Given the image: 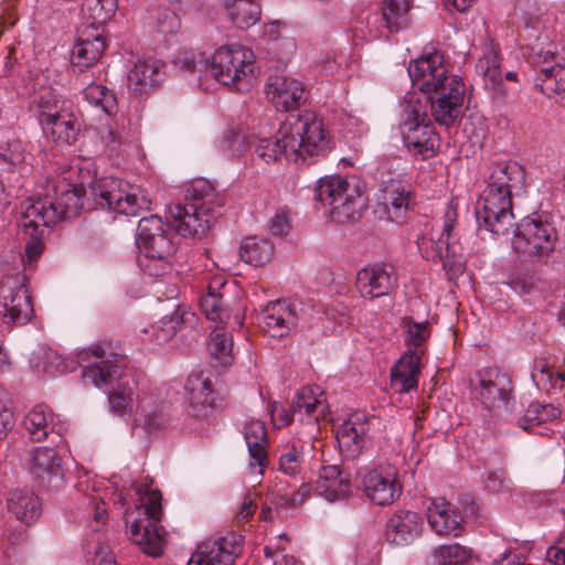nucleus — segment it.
Here are the masks:
<instances>
[{
  "label": "nucleus",
  "instance_id": "nucleus-1",
  "mask_svg": "<svg viewBox=\"0 0 565 565\" xmlns=\"http://www.w3.org/2000/svg\"><path fill=\"white\" fill-rule=\"evenodd\" d=\"M84 189L66 178L49 180L42 198L28 199L21 205L19 235L25 241V254H12L13 265L4 266L0 278V319L8 327L24 326L34 315L25 269L43 254L45 227L76 215L84 206Z\"/></svg>",
  "mask_w": 565,
  "mask_h": 565
},
{
  "label": "nucleus",
  "instance_id": "nucleus-2",
  "mask_svg": "<svg viewBox=\"0 0 565 565\" xmlns=\"http://www.w3.org/2000/svg\"><path fill=\"white\" fill-rule=\"evenodd\" d=\"M78 360L86 363L82 379L86 384L108 391V402L113 413L118 416L129 415L135 402V392L125 381L126 363L109 341L90 345L78 353Z\"/></svg>",
  "mask_w": 565,
  "mask_h": 565
},
{
  "label": "nucleus",
  "instance_id": "nucleus-3",
  "mask_svg": "<svg viewBox=\"0 0 565 565\" xmlns=\"http://www.w3.org/2000/svg\"><path fill=\"white\" fill-rule=\"evenodd\" d=\"M142 486H136L139 504L126 512V524L129 529L130 540L141 551L157 557L162 553L164 531L158 523L161 520V493L157 490L141 491Z\"/></svg>",
  "mask_w": 565,
  "mask_h": 565
},
{
  "label": "nucleus",
  "instance_id": "nucleus-4",
  "mask_svg": "<svg viewBox=\"0 0 565 565\" xmlns=\"http://www.w3.org/2000/svg\"><path fill=\"white\" fill-rule=\"evenodd\" d=\"M185 198L201 203L170 205L171 226L183 237L202 236L207 232L211 220L221 215V205L213 202L216 194L207 181L198 180L185 190Z\"/></svg>",
  "mask_w": 565,
  "mask_h": 565
},
{
  "label": "nucleus",
  "instance_id": "nucleus-5",
  "mask_svg": "<svg viewBox=\"0 0 565 565\" xmlns=\"http://www.w3.org/2000/svg\"><path fill=\"white\" fill-rule=\"evenodd\" d=\"M136 244L141 254L138 264L147 275L159 277L170 269L177 243L158 215L142 217L139 221Z\"/></svg>",
  "mask_w": 565,
  "mask_h": 565
},
{
  "label": "nucleus",
  "instance_id": "nucleus-6",
  "mask_svg": "<svg viewBox=\"0 0 565 565\" xmlns=\"http://www.w3.org/2000/svg\"><path fill=\"white\" fill-rule=\"evenodd\" d=\"M315 199L331 207L330 215L338 223L353 220L366 206L364 186L353 177L321 178L315 188Z\"/></svg>",
  "mask_w": 565,
  "mask_h": 565
},
{
  "label": "nucleus",
  "instance_id": "nucleus-7",
  "mask_svg": "<svg viewBox=\"0 0 565 565\" xmlns=\"http://www.w3.org/2000/svg\"><path fill=\"white\" fill-rule=\"evenodd\" d=\"M281 139L291 148L292 160L321 156L327 150L323 121L312 111L289 115L280 125Z\"/></svg>",
  "mask_w": 565,
  "mask_h": 565
},
{
  "label": "nucleus",
  "instance_id": "nucleus-8",
  "mask_svg": "<svg viewBox=\"0 0 565 565\" xmlns=\"http://www.w3.org/2000/svg\"><path fill=\"white\" fill-rule=\"evenodd\" d=\"M254 52L239 44L218 47L209 64L214 78L223 85L235 86L238 90L248 89L254 77Z\"/></svg>",
  "mask_w": 565,
  "mask_h": 565
},
{
  "label": "nucleus",
  "instance_id": "nucleus-9",
  "mask_svg": "<svg viewBox=\"0 0 565 565\" xmlns=\"http://www.w3.org/2000/svg\"><path fill=\"white\" fill-rule=\"evenodd\" d=\"M89 195L100 209L119 214L136 216L142 210H149L151 201L137 186L117 178H103L89 184Z\"/></svg>",
  "mask_w": 565,
  "mask_h": 565
},
{
  "label": "nucleus",
  "instance_id": "nucleus-10",
  "mask_svg": "<svg viewBox=\"0 0 565 565\" xmlns=\"http://www.w3.org/2000/svg\"><path fill=\"white\" fill-rule=\"evenodd\" d=\"M555 227L539 214L524 217L512 230L511 247L527 260L540 259L554 249Z\"/></svg>",
  "mask_w": 565,
  "mask_h": 565
},
{
  "label": "nucleus",
  "instance_id": "nucleus-11",
  "mask_svg": "<svg viewBox=\"0 0 565 565\" xmlns=\"http://www.w3.org/2000/svg\"><path fill=\"white\" fill-rule=\"evenodd\" d=\"M54 98L51 93L42 95L38 102V118L44 134L56 142L71 145L79 134V124L75 115Z\"/></svg>",
  "mask_w": 565,
  "mask_h": 565
},
{
  "label": "nucleus",
  "instance_id": "nucleus-12",
  "mask_svg": "<svg viewBox=\"0 0 565 565\" xmlns=\"http://www.w3.org/2000/svg\"><path fill=\"white\" fill-rule=\"evenodd\" d=\"M472 396L488 411H508L513 402L511 379L498 367L480 370L472 380Z\"/></svg>",
  "mask_w": 565,
  "mask_h": 565
},
{
  "label": "nucleus",
  "instance_id": "nucleus-13",
  "mask_svg": "<svg viewBox=\"0 0 565 565\" xmlns=\"http://www.w3.org/2000/svg\"><path fill=\"white\" fill-rule=\"evenodd\" d=\"M476 216L480 228L497 236L509 235L514 218L512 195L510 192L495 191L487 186L477 202Z\"/></svg>",
  "mask_w": 565,
  "mask_h": 565
},
{
  "label": "nucleus",
  "instance_id": "nucleus-14",
  "mask_svg": "<svg viewBox=\"0 0 565 565\" xmlns=\"http://www.w3.org/2000/svg\"><path fill=\"white\" fill-rule=\"evenodd\" d=\"M404 145L408 151L422 159L431 158L439 147V137L425 113L412 108L401 126Z\"/></svg>",
  "mask_w": 565,
  "mask_h": 565
},
{
  "label": "nucleus",
  "instance_id": "nucleus-15",
  "mask_svg": "<svg viewBox=\"0 0 565 565\" xmlns=\"http://www.w3.org/2000/svg\"><path fill=\"white\" fill-rule=\"evenodd\" d=\"M408 75L413 86L426 94L444 88L448 79H461L458 75L449 74L444 55L436 50L427 51L413 61Z\"/></svg>",
  "mask_w": 565,
  "mask_h": 565
},
{
  "label": "nucleus",
  "instance_id": "nucleus-16",
  "mask_svg": "<svg viewBox=\"0 0 565 565\" xmlns=\"http://www.w3.org/2000/svg\"><path fill=\"white\" fill-rule=\"evenodd\" d=\"M444 225L438 238L435 239L436 249L429 250L428 260L441 262L447 270H455L462 264V248L454 233L457 224V203L449 201L444 213Z\"/></svg>",
  "mask_w": 565,
  "mask_h": 565
},
{
  "label": "nucleus",
  "instance_id": "nucleus-17",
  "mask_svg": "<svg viewBox=\"0 0 565 565\" xmlns=\"http://www.w3.org/2000/svg\"><path fill=\"white\" fill-rule=\"evenodd\" d=\"M398 473L391 465H380L362 476V490L377 505L393 504L402 494Z\"/></svg>",
  "mask_w": 565,
  "mask_h": 565
},
{
  "label": "nucleus",
  "instance_id": "nucleus-18",
  "mask_svg": "<svg viewBox=\"0 0 565 565\" xmlns=\"http://www.w3.org/2000/svg\"><path fill=\"white\" fill-rule=\"evenodd\" d=\"M258 322L270 337H286L299 323V303L288 299L270 301L259 312Z\"/></svg>",
  "mask_w": 565,
  "mask_h": 565
},
{
  "label": "nucleus",
  "instance_id": "nucleus-19",
  "mask_svg": "<svg viewBox=\"0 0 565 565\" xmlns=\"http://www.w3.org/2000/svg\"><path fill=\"white\" fill-rule=\"evenodd\" d=\"M465 84L462 79H448L444 88L430 95V113L435 121L449 128L455 124L461 113Z\"/></svg>",
  "mask_w": 565,
  "mask_h": 565
},
{
  "label": "nucleus",
  "instance_id": "nucleus-20",
  "mask_svg": "<svg viewBox=\"0 0 565 565\" xmlns=\"http://www.w3.org/2000/svg\"><path fill=\"white\" fill-rule=\"evenodd\" d=\"M26 465L29 472L39 486L54 490L64 481L61 459L56 451L49 447H34L30 450Z\"/></svg>",
  "mask_w": 565,
  "mask_h": 565
},
{
  "label": "nucleus",
  "instance_id": "nucleus-21",
  "mask_svg": "<svg viewBox=\"0 0 565 565\" xmlns=\"http://www.w3.org/2000/svg\"><path fill=\"white\" fill-rule=\"evenodd\" d=\"M397 274L393 265L376 263L356 275V288L363 298L388 296L397 287Z\"/></svg>",
  "mask_w": 565,
  "mask_h": 565
},
{
  "label": "nucleus",
  "instance_id": "nucleus-22",
  "mask_svg": "<svg viewBox=\"0 0 565 565\" xmlns=\"http://www.w3.org/2000/svg\"><path fill=\"white\" fill-rule=\"evenodd\" d=\"M380 190L390 218L395 222L404 220L411 205L412 184L401 174H386L381 178Z\"/></svg>",
  "mask_w": 565,
  "mask_h": 565
},
{
  "label": "nucleus",
  "instance_id": "nucleus-23",
  "mask_svg": "<svg viewBox=\"0 0 565 565\" xmlns=\"http://www.w3.org/2000/svg\"><path fill=\"white\" fill-rule=\"evenodd\" d=\"M317 391H319V387H302L296 394L289 409H286L281 404L274 403L270 409L274 424L278 427L287 426L292 422L294 415L302 411L316 418L324 415L326 404L317 396Z\"/></svg>",
  "mask_w": 565,
  "mask_h": 565
},
{
  "label": "nucleus",
  "instance_id": "nucleus-24",
  "mask_svg": "<svg viewBox=\"0 0 565 565\" xmlns=\"http://www.w3.org/2000/svg\"><path fill=\"white\" fill-rule=\"evenodd\" d=\"M239 550L234 535L206 540L198 545L188 565H233Z\"/></svg>",
  "mask_w": 565,
  "mask_h": 565
},
{
  "label": "nucleus",
  "instance_id": "nucleus-25",
  "mask_svg": "<svg viewBox=\"0 0 565 565\" xmlns=\"http://www.w3.org/2000/svg\"><path fill=\"white\" fill-rule=\"evenodd\" d=\"M423 520L417 512L398 510L386 522V541L396 546L412 544L422 533Z\"/></svg>",
  "mask_w": 565,
  "mask_h": 565
},
{
  "label": "nucleus",
  "instance_id": "nucleus-26",
  "mask_svg": "<svg viewBox=\"0 0 565 565\" xmlns=\"http://www.w3.org/2000/svg\"><path fill=\"white\" fill-rule=\"evenodd\" d=\"M186 413L194 418L209 415L214 406V392L212 382L203 373L192 374L185 383Z\"/></svg>",
  "mask_w": 565,
  "mask_h": 565
},
{
  "label": "nucleus",
  "instance_id": "nucleus-27",
  "mask_svg": "<svg viewBox=\"0 0 565 565\" xmlns=\"http://www.w3.org/2000/svg\"><path fill=\"white\" fill-rule=\"evenodd\" d=\"M266 87L267 96L279 110H294L298 108L303 100V84L296 78L287 76L269 77Z\"/></svg>",
  "mask_w": 565,
  "mask_h": 565
},
{
  "label": "nucleus",
  "instance_id": "nucleus-28",
  "mask_svg": "<svg viewBox=\"0 0 565 565\" xmlns=\"http://www.w3.org/2000/svg\"><path fill=\"white\" fill-rule=\"evenodd\" d=\"M164 78L163 64L138 60L127 75V87L136 96L150 94Z\"/></svg>",
  "mask_w": 565,
  "mask_h": 565
},
{
  "label": "nucleus",
  "instance_id": "nucleus-29",
  "mask_svg": "<svg viewBox=\"0 0 565 565\" xmlns=\"http://www.w3.org/2000/svg\"><path fill=\"white\" fill-rule=\"evenodd\" d=\"M316 491L330 502L343 500L351 494V476L337 465L322 466Z\"/></svg>",
  "mask_w": 565,
  "mask_h": 565
},
{
  "label": "nucleus",
  "instance_id": "nucleus-30",
  "mask_svg": "<svg viewBox=\"0 0 565 565\" xmlns=\"http://www.w3.org/2000/svg\"><path fill=\"white\" fill-rule=\"evenodd\" d=\"M430 527L438 535L459 536L463 530V519L450 502L444 499L434 501L427 509Z\"/></svg>",
  "mask_w": 565,
  "mask_h": 565
},
{
  "label": "nucleus",
  "instance_id": "nucleus-31",
  "mask_svg": "<svg viewBox=\"0 0 565 565\" xmlns=\"http://www.w3.org/2000/svg\"><path fill=\"white\" fill-rule=\"evenodd\" d=\"M105 47V40L98 32V28L86 26L81 31L73 47L75 64L87 67L96 63L103 55Z\"/></svg>",
  "mask_w": 565,
  "mask_h": 565
},
{
  "label": "nucleus",
  "instance_id": "nucleus-32",
  "mask_svg": "<svg viewBox=\"0 0 565 565\" xmlns=\"http://www.w3.org/2000/svg\"><path fill=\"white\" fill-rule=\"evenodd\" d=\"M515 8L522 13L524 30L529 40H533L532 51L537 55V62L547 63L550 58H554V52L548 49L543 52L540 46L542 35L539 32L543 23L539 15L536 0H515Z\"/></svg>",
  "mask_w": 565,
  "mask_h": 565
},
{
  "label": "nucleus",
  "instance_id": "nucleus-33",
  "mask_svg": "<svg viewBox=\"0 0 565 565\" xmlns=\"http://www.w3.org/2000/svg\"><path fill=\"white\" fill-rule=\"evenodd\" d=\"M419 363L418 354L409 350L394 364L391 370V387L396 393H406L417 388Z\"/></svg>",
  "mask_w": 565,
  "mask_h": 565
},
{
  "label": "nucleus",
  "instance_id": "nucleus-34",
  "mask_svg": "<svg viewBox=\"0 0 565 565\" xmlns=\"http://www.w3.org/2000/svg\"><path fill=\"white\" fill-rule=\"evenodd\" d=\"M7 507L18 520L26 525L35 522L42 512L39 497L28 489H17L10 492Z\"/></svg>",
  "mask_w": 565,
  "mask_h": 565
},
{
  "label": "nucleus",
  "instance_id": "nucleus-35",
  "mask_svg": "<svg viewBox=\"0 0 565 565\" xmlns=\"http://www.w3.org/2000/svg\"><path fill=\"white\" fill-rule=\"evenodd\" d=\"M525 181V172L522 166L514 161L501 162L491 172L488 188L495 191L510 192L520 191Z\"/></svg>",
  "mask_w": 565,
  "mask_h": 565
},
{
  "label": "nucleus",
  "instance_id": "nucleus-36",
  "mask_svg": "<svg viewBox=\"0 0 565 565\" xmlns=\"http://www.w3.org/2000/svg\"><path fill=\"white\" fill-rule=\"evenodd\" d=\"M365 424L352 419L341 424L337 430L340 450L349 458H355L365 445Z\"/></svg>",
  "mask_w": 565,
  "mask_h": 565
},
{
  "label": "nucleus",
  "instance_id": "nucleus-37",
  "mask_svg": "<svg viewBox=\"0 0 565 565\" xmlns=\"http://www.w3.org/2000/svg\"><path fill=\"white\" fill-rule=\"evenodd\" d=\"M223 6L238 29H248L260 20L262 7L259 0H222Z\"/></svg>",
  "mask_w": 565,
  "mask_h": 565
},
{
  "label": "nucleus",
  "instance_id": "nucleus-38",
  "mask_svg": "<svg viewBox=\"0 0 565 565\" xmlns=\"http://www.w3.org/2000/svg\"><path fill=\"white\" fill-rule=\"evenodd\" d=\"M24 427L35 441L44 440L55 427V415L45 405H35L24 418Z\"/></svg>",
  "mask_w": 565,
  "mask_h": 565
},
{
  "label": "nucleus",
  "instance_id": "nucleus-39",
  "mask_svg": "<svg viewBox=\"0 0 565 565\" xmlns=\"http://www.w3.org/2000/svg\"><path fill=\"white\" fill-rule=\"evenodd\" d=\"M224 285V282H220L217 287L209 285L207 292L200 298V307L206 319L222 327L231 318L230 308L223 300L224 295L218 290Z\"/></svg>",
  "mask_w": 565,
  "mask_h": 565
},
{
  "label": "nucleus",
  "instance_id": "nucleus-40",
  "mask_svg": "<svg viewBox=\"0 0 565 565\" xmlns=\"http://www.w3.org/2000/svg\"><path fill=\"white\" fill-rule=\"evenodd\" d=\"M244 438L248 448V452L252 459L255 460L256 465L260 468L267 463V454L265 446L267 444V431L264 422L250 420L244 427Z\"/></svg>",
  "mask_w": 565,
  "mask_h": 565
},
{
  "label": "nucleus",
  "instance_id": "nucleus-41",
  "mask_svg": "<svg viewBox=\"0 0 565 565\" xmlns=\"http://www.w3.org/2000/svg\"><path fill=\"white\" fill-rule=\"evenodd\" d=\"M411 0H384L382 21L390 32H399L409 24Z\"/></svg>",
  "mask_w": 565,
  "mask_h": 565
},
{
  "label": "nucleus",
  "instance_id": "nucleus-42",
  "mask_svg": "<svg viewBox=\"0 0 565 565\" xmlns=\"http://www.w3.org/2000/svg\"><path fill=\"white\" fill-rule=\"evenodd\" d=\"M274 254V245L266 238L248 237L239 248L241 259L253 266L268 263Z\"/></svg>",
  "mask_w": 565,
  "mask_h": 565
},
{
  "label": "nucleus",
  "instance_id": "nucleus-43",
  "mask_svg": "<svg viewBox=\"0 0 565 565\" xmlns=\"http://www.w3.org/2000/svg\"><path fill=\"white\" fill-rule=\"evenodd\" d=\"M281 139L280 128L274 138H258L254 141L256 156L265 163L277 161L282 154L292 159L291 148Z\"/></svg>",
  "mask_w": 565,
  "mask_h": 565
},
{
  "label": "nucleus",
  "instance_id": "nucleus-44",
  "mask_svg": "<svg viewBox=\"0 0 565 565\" xmlns=\"http://www.w3.org/2000/svg\"><path fill=\"white\" fill-rule=\"evenodd\" d=\"M232 335L222 326H215L210 333L209 351L212 358L223 366L233 362Z\"/></svg>",
  "mask_w": 565,
  "mask_h": 565
},
{
  "label": "nucleus",
  "instance_id": "nucleus-45",
  "mask_svg": "<svg viewBox=\"0 0 565 565\" xmlns=\"http://www.w3.org/2000/svg\"><path fill=\"white\" fill-rule=\"evenodd\" d=\"M476 70L483 77L487 85L491 84L494 88L502 83L503 76L499 53L492 44L486 46L482 56L476 64Z\"/></svg>",
  "mask_w": 565,
  "mask_h": 565
},
{
  "label": "nucleus",
  "instance_id": "nucleus-46",
  "mask_svg": "<svg viewBox=\"0 0 565 565\" xmlns=\"http://www.w3.org/2000/svg\"><path fill=\"white\" fill-rule=\"evenodd\" d=\"M531 377L539 388L546 392L550 390H565V374L553 372L545 360H536L534 362Z\"/></svg>",
  "mask_w": 565,
  "mask_h": 565
},
{
  "label": "nucleus",
  "instance_id": "nucleus-47",
  "mask_svg": "<svg viewBox=\"0 0 565 565\" xmlns=\"http://www.w3.org/2000/svg\"><path fill=\"white\" fill-rule=\"evenodd\" d=\"M146 23L160 33H174L180 26L178 15L167 7L157 6L147 10Z\"/></svg>",
  "mask_w": 565,
  "mask_h": 565
},
{
  "label": "nucleus",
  "instance_id": "nucleus-48",
  "mask_svg": "<svg viewBox=\"0 0 565 565\" xmlns=\"http://www.w3.org/2000/svg\"><path fill=\"white\" fill-rule=\"evenodd\" d=\"M83 96L94 107L100 108L105 114H117L118 104L111 90L99 84H90L83 90Z\"/></svg>",
  "mask_w": 565,
  "mask_h": 565
},
{
  "label": "nucleus",
  "instance_id": "nucleus-49",
  "mask_svg": "<svg viewBox=\"0 0 565 565\" xmlns=\"http://www.w3.org/2000/svg\"><path fill=\"white\" fill-rule=\"evenodd\" d=\"M561 416V411L551 404L532 403L526 408L524 415L519 418V426L527 430L543 423L554 420Z\"/></svg>",
  "mask_w": 565,
  "mask_h": 565
},
{
  "label": "nucleus",
  "instance_id": "nucleus-50",
  "mask_svg": "<svg viewBox=\"0 0 565 565\" xmlns=\"http://www.w3.org/2000/svg\"><path fill=\"white\" fill-rule=\"evenodd\" d=\"M470 558V550L458 543L441 545L431 553L433 565H462Z\"/></svg>",
  "mask_w": 565,
  "mask_h": 565
},
{
  "label": "nucleus",
  "instance_id": "nucleus-51",
  "mask_svg": "<svg viewBox=\"0 0 565 565\" xmlns=\"http://www.w3.org/2000/svg\"><path fill=\"white\" fill-rule=\"evenodd\" d=\"M118 0H85L84 11L92 19L90 26L99 28L116 13Z\"/></svg>",
  "mask_w": 565,
  "mask_h": 565
},
{
  "label": "nucleus",
  "instance_id": "nucleus-52",
  "mask_svg": "<svg viewBox=\"0 0 565 565\" xmlns=\"http://www.w3.org/2000/svg\"><path fill=\"white\" fill-rule=\"evenodd\" d=\"M305 452L301 445L292 444L286 447L279 457V469L282 473L296 477L301 473Z\"/></svg>",
  "mask_w": 565,
  "mask_h": 565
},
{
  "label": "nucleus",
  "instance_id": "nucleus-53",
  "mask_svg": "<svg viewBox=\"0 0 565 565\" xmlns=\"http://www.w3.org/2000/svg\"><path fill=\"white\" fill-rule=\"evenodd\" d=\"M177 67L188 72H202L209 70V57L205 54L194 51H183L174 57Z\"/></svg>",
  "mask_w": 565,
  "mask_h": 565
},
{
  "label": "nucleus",
  "instance_id": "nucleus-54",
  "mask_svg": "<svg viewBox=\"0 0 565 565\" xmlns=\"http://www.w3.org/2000/svg\"><path fill=\"white\" fill-rule=\"evenodd\" d=\"M265 500L267 504L275 509L277 514L284 509L297 505L296 497L286 491V482L284 481H278L266 494Z\"/></svg>",
  "mask_w": 565,
  "mask_h": 565
},
{
  "label": "nucleus",
  "instance_id": "nucleus-55",
  "mask_svg": "<svg viewBox=\"0 0 565 565\" xmlns=\"http://www.w3.org/2000/svg\"><path fill=\"white\" fill-rule=\"evenodd\" d=\"M25 158V151L20 140L8 141L7 147L0 150V160L12 167L22 164Z\"/></svg>",
  "mask_w": 565,
  "mask_h": 565
},
{
  "label": "nucleus",
  "instance_id": "nucleus-56",
  "mask_svg": "<svg viewBox=\"0 0 565 565\" xmlns=\"http://www.w3.org/2000/svg\"><path fill=\"white\" fill-rule=\"evenodd\" d=\"M406 327V342L411 347H419L428 337L429 329L427 322L407 321Z\"/></svg>",
  "mask_w": 565,
  "mask_h": 565
},
{
  "label": "nucleus",
  "instance_id": "nucleus-57",
  "mask_svg": "<svg viewBox=\"0 0 565 565\" xmlns=\"http://www.w3.org/2000/svg\"><path fill=\"white\" fill-rule=\"evenodd\" d=\"M486 487L488 490L495 493L510 491L512 488V480L508 477L504 470H493L487 476Z\"/></svg>",
  "mask_w": 565,
  "mask_h": 565
},
{
  "label": "nucleus",
  "instance_id": "nucleus-58",
  "mask_svg": "<svg viewBox=\"0 0 565 565\" xmlns=\"http://www.w3.org/2000/svg\"><path fill=\"white\" fill-rule=\"evenodd\" d=\"M291 228L290 212L287 207H279L269 222V231L271 234L282 236Z\"/></svg>",
  "mask_w": 565,
  "mask_h": 565
},
{
  "label": "nucleus",
  "instance_id": "nucleus-59",
  "mask_svg": "<svg viewBox=\"0 0 565 565\" xmlns=\"http://www.w3.org/2000/svg\"><path fill=\"white\" fill-rule=\"evenodd\" d=\"M183 320V316L178 313L162 320V327L156 333L158 342H166L178 332V324Z\"/></svg>",
  "mask_w": 565,
  "mask_h": 565
},
{
  "label": "nucleus",
  "instance_id": "nucleus-60",
  "mask_svg": "<svg viewBox=\"0 0 565 565\" xmlns=\"http://www.w3.org/2000/svg\"><path fill=\"white\" fill-rule=\"evenodd\" d=\"M546 558L554 565H565V534L547 548Z\"/></svg>",
  "mask_w": 565,
  "mask_h": 565
},
{
  "label": "nucleus",
  "instance_id": "nucleus-61",
  "mask_svg": "<svg viewBox=\"0 0 565 565\" xmlns=\"http://www.w3.org/2000/svg\"><path fill=\"white\" fill-rule=\"evenodd\" d=\"M89 503L94 509L93 515H94V523L90 524V527L94 531H98L100 525H103L104 519L106 516V507L105 502L99 499L98 497L92 495L89 498Z\"/></svg>",
  "mask_w": 565,
  "mask_h": 565
},
{
  "label": "nucleus",
  "instance_id": "nucleus-62",
  "mask_svg": "<svg viewBox=\"0 0 565 565\" xmlns=\"http://www.w3.org/2000/svg\"><path fill=\"white\" fill-rule=\"evenodd\" d=\"M93 565H116L114 555L100 543L95 547Z\"/></svg>",
  "mask_w": 565,
  "mask_h": 565
},
{
  "label": "nucleus",
  "instance_id": "nucleus-63",
  "mask_svg": "<svg viewBox=\"0 0 565 565\" xmlns=\"http://www.w3.org/2000/svg\"><path fill=\"white\" fill-rule=\"evenodd\" d=\"M256 497V494L250 493L245 495L238 511V516L241 520H247L254 514L257 509Z\"/></svg>",
  "mask_w": 565,
  "mask_h": 565
},
{
  "label": "nucleus",
  "instance_id": "nucleus-64",
  "mask_svg": "<svg viewBox=\"0 0 565 565\" xmlns=\"http://www.w3.org/2000/svg\"><path fill=\"white\" fill-rule=\"evenodd\" d=\"M13 426V414L7 407L0 408V439L7 436Z\"/></svg>",
  "mask_w": 565,
  "mask_h": 565
}]
</instances>
